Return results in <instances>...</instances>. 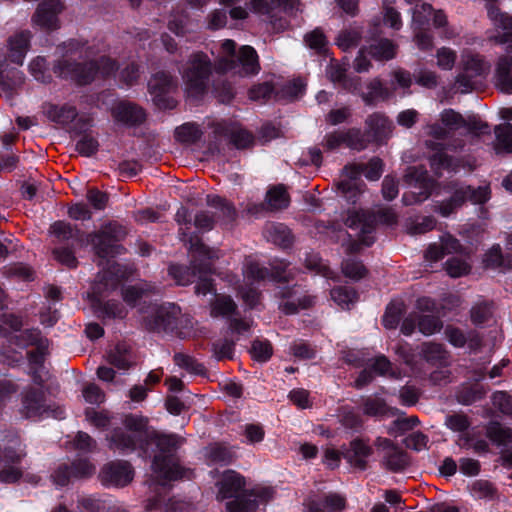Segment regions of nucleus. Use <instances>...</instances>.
Wrapping results in <instances>:
<instances>
[{"mask_svg":"<svg viewBox=\"0 0 512 512\" xmlns=\"http://www.w3.org/2000/svg\"><path fill=\"white\" fill-rule=\"evenodd\" d=\"M275 297L282 300L278 309L284 315H295L300 309H309L314 304V298L304 295L301 287L297 284L279 286L275 292Z\"/></svg>","mask_w":512,"mask_h":512,"instance_id":"obj_10","label":"nucleus"},{"mask_svg":"<svg viewBox=\"0 0 512 512\" xmlns=\"http://www.w3.org/2000/svg\"><path fill=\"white\" fill-rule=\"evenodd\" d=\"M107 440L110 449L118 450L122 453H131L138 450L141 457L148 456V443L122 428H114L107 435Z\"/></svg>","mask_w":512,"mask_h":512,"instance_id":"obj_16","label":"nucleus"},{"mask_svg":"<svg viewBox=\"0 0 512 512\" xmlns=\"http://www.w3.org/2000/svg\"><path fill=\"white\" fill-rule=\"evenodd\" d=\"M127 232L123 225L117 221H109L100 226L97 231L87 234V242L92 246L95 255L108 260L120 255L125 248L121 241L126 237Z\"/></svg>","mask_w":512,"mask_h":512,"instance_id":"obj_5","label":"nucleus"},{"mask_svg":"<svg viewBox=\"0 0 512 512\" xmlns=\"http://www.w3.org/2000/svg\"><path fill=\"white\" fill-rule=\"evenodd\" d=\"M403 181L413 189L402 195V202L405 206L424 202L438 187V182L429 175L427 169L422 165L408 167Z\"/></svg>","mask_w":512,"mask_h":512,"instance_id":"obj_7","label":"nucleus"},{"mask_svg":"<svg viewBox=\"0 0 512 512\" xmlns=\"http://www.w3.org/2000/svg\"><path fill=\"white\" fill-rule=\"evenodd\" d=\"M46 396L41 388L28 387L22 394V407L26 418L43 416Z\"/></svg>","mask_w":512,"mask_h":512,"instance_id":"obj_22","label":"nucleus"},{"mask_svg":"<svg viewBox=\"0 0 512 512\" xmlns=\"http://www.w3.org/2000/svg\"><path fill=\"white\" fill-rule=\"evenodd\" d=\"M470 265L463 259L458 257L449 258L445 262V270L452 278H459L470 272Z\"/></svg>","mask_w":512,"mask_h":512,"instance_id":"obj_60","label":"nucleus"},{"mask_svg":"<svg viewBox=\"0 0 512 512\" xmlns=\"http://www.w3.org/2000/svg\"><path fill=\"white\" fill-rule=\"evenodd\" d=\"M99 142L97 138L91 134L82 135L76 142V151L84 157H92L99 150Z\"/></svg>","mask_w":512,"mask_h":512,"instance_id":"obj_54","label":"nucleus"},{"mask_svg":"<svg viewBox=\"0 0 512 512\" xmlns=\"http://www.w3.org/2000/svg\"><path fill=\"white\" fill-rule=\"evenodd\" d=\"M447 188L451 195L447 199L437 202L435 206V211L443 217H449L467 201L475 205H482L491 198V189L488 185L474 187L451 182Z\"/></svg>","mask_w":512,"mask_h":512,"instance_id":"obj_6","label":"nucleus"},{"mask_svg":"<svg viewBox=\"0 0 512 512\" xmlns=\"http://www.w3.org/2000/svg\"><path fill=\"white\" fill-rule=\"evenodd\" d=\"M367 132L372 134L375 140L384 137L391 128L389 118L380 112H374L369 115L365 121Z\"/></svg>","mask_w":512,"mask_h":512,"instance_id":"obj_33","label":"nucleus"},{"mask_svg":"<svg viewBox=\"0 0 512 512\" xmlns=\"http://www.w3.org/2000/svg\"><path fill=\"white\" fill-rule=\"evenodd\" d=\"M441 123L451 132L462 128L464 117L454 109H444L440 114Z\"/></svg>","mask_w":512,"mask_h":512,"instance_id":"obj_63","label":"nucleus"},{"mask_svg":"<svg viewBox=\"0 0 512 512\" xmlns=\"http://www.w3.org/2000/svg\"><path fill=\"white\" fill-rule=\"evenodd\" d=\"M210 314L214 318L230 319L237 314L238 306L230 295L216 294L210 303Z\"/></svg>","mask_w":512,"mask_h":512,"instance_id":"obj_31","label":"nucleus"},{"mask_svg":"<svg viewBox=\"0 0 512 512\" xmlns=\"http://www.w3.org/2000/svg\"><path fill=\"white\" fill-rule=\"evenodd\" d=\"M345 225L350 229H359L361 242L366 247L374 244L375 237L373 233L377 225V217L374 213L354 211L348 215Z\"/></svg>","mask_w":512,"mask_h":512,"instance_id":"obj_20","label":"nucleus"},{"mask_svg":"<svg viewBox=\"0 0 512 512\" xmlns=\"http://www.w3.org/2000/svg\"><path fill=\"white\" fill-rule=\"evenodd\" d=\"M134 477L131 464L124 460H113L102 466L98 478L105 487H125Z\"/></svg>","mask_w":512,"mask_h":512,"instance_id":"obj_11","label":"nucleus"},{"mask_svg":"<svg viewBox=\"0 0 512 512\" xmlns=\"http://www.w3.org/2000/svg\"><path fill=\"white\" fill-rule=\"evenodd\" d=\"M395 0H383V23L394 30H400L402 28V18L400 12L390 6Z\"/></svg>","mask_w":512,"mask_h":512,"instance_id":"obj_51","label":"nucleus"},{"mask_svg":"<svg viewBox=\"0 0 512 512\" xmlns=\"http://www.w3.org/2000/svg\"><path fill=\"white\" fill-rule=\"evenodd\" d=\"M51 232L61 242H68L70 240L80 242L84 234L76 225L60 220L51 225Z\"/></svg>","mask_w":512,"mask_h":512,"instance_id":"obj_34","label":"nucleus"},{"mask_svg":"<svg viewBox=\"0 0 512 512\" xmlns=\"http://www.w3.org/2000/svg\"><path fill=\"white\" fill-rule=\"evenodd\" d=\"M330 294L333 301L343 309H350V305L356 303L359 298L358 292L349 286L334 287Z\"/></svg>","mask_w":512,"mask_h":512,"instance_id":"obj_38","label":"nucleus"},{"mask_svg":"<svg viewBox=\"0 0 512 512\" xmlns=\"http://www.w3.org/2000/svg\"><path fill=\"white\" fill-rule=\"evenodd\" d=\"M488 16L497 28L512 30V15L502 12L496 6H492L488 10Z\"/></svg>","mask_w":512,"mask_h":512,"instance_id":"obj_64","label":"nucleus"},{"mask_svg":"<svg viewBox=\"0 0 512 512\" xmlns=\"http://www.w3.org/2000/svg\"><path fill=\"white\" fill-rule=\"evenodd\" d=\"M305 91V84L301 79H294L285 84L281 90L276 94V98H286L289 100L296 99L301 96Z\"/></svg>","mask_w":512,"mask_h":512,"instance_id":"obj_61","label":"nucleus"},{"mask_svg":"<svg viewBox=\"0 0 512 512\" xmlns=\"http://www.w3.org/2000/svg\"><path fill=\"white\" fill-rule=\"evenodd\" d=\"M177 79L167 71L152 74L148 81V91L154 105L160 110H173L178 102L171 95L177 89Z\"/></svg>","mask_w":512,"mask_h":512,"instance_id":"obj_8","label":"nucleus"},{"mask_svg":"<svg viewBox=\"0 0 512 512\" xmlns=\"http://www.w3.org/2000/svg\"><path fill=\"white\" fill-rule=\"evenodd\" d=\"M363 413L370 417L384 416L388 413L389 407L383 398L367 397L362 404Z\"/></svg>","mask_w":512,"mask_h":512,"instance_id":"obj_50","label":"nucleus"},{"mask_svg":"<svg viewBox=\"0 0 512 512\" xmlns=\"http://www.w3.org/2000/svg\"><path fill=\"white\" fill-rule=\"evenodd\" d=\"M504 263V253L499 244H494L488 249L483 257L485 268L502 269Z\"/></svg>","mask_w":512,"mask_h":512,"instance_id":"obj_59","label":"nucleus"},{"mask_svg":"<svg viewBox=\"0 0 512 512\" xmlns=\"http://www.w3.org/2000/svg\"><path fill=\"white\" fill-rule=\"evenodd\" d=\"M299 0H252V8L256 13L267 15L270 22L276 29H285L287 20L278 17V12L291 13L298 4Z\"/></svg>","mask_w":512,"mask_h":512,"instance_id":"obj_15","label":"nucleus"},{"mask_svg":"<svg viewBox=\"0 0 512 512\" xmlns=\"http://www.w3.org/2000/svg\"><path fill=\"white\" fill-rule=\"evenodd\" d=\"M486 437L497 446L512 443V428L503 426L498 421H490L485 427Z\"/></svg>","mask_w":512,"mask_h":512,"instance_id":"obj_32","label":"nucleus"},{"mask_svg":"<svg viewBox=\"0 0 512 512\" xmlns=\"http://www.w3.org/2000/svg\"><path fill=\"white\" fill-rule=\"evenodd\" d=\"M185 439L176 433L152 431L148 438V456L152 458L151 467L164 481L182 479L186 470L179 464L177 451Z\"/></svg>","mask_w":512,"mask_h":512,"instance_id":"obj_2","label":"nucleus"},{"mask_svg":"<svg viewBox=\"0 0 512 512\" xmlns=\"http://www.w3.org/2000/svg\"><path fill=\"white\" fill-rule=\"evenodd\" d=\"M290 352L295 358L300 360H312L316 357L315 348L304 340L295 341L290 346Z\"/></svg>","mask_w":512,"mask_h":512,"instance_id":"obj_62","label":"nucleus"},{"mask_svg":"<svg viewBox=\"0 0 512 512\" xmlns=\"http://www.w3.org/2000/svg\"><path fill=\"white\" fill-rule=\"evenodd\" d=\"M304 41L310 49L315 50L320 55H325L328 51L327 38L320 28L307 33Z\"/></svg>","mask_w":512,"mask_h":512,"instance_id":"obj_48","label":"nucleus"},{"mask_svg":"<svg viewBox=\"0 0 512 512\" xmlns=\"http://www.w3.org/2000/svg\"><path fill=\"white\" fill-rule=\"evenodd\" d=\"M265 202L270 212L284 210L290 205V195L284 184L271 185L265 195Z\"/></svg>","mask_w":512,"mask_h":512,"instance_id":"obj_28","label":"nucleus"},{"mask_svg":"<svg viewBox=\"0 0 512 512\" xmlns=\"http://www.w3.org/2000/svg\"><path fill=\"white\" fill-rule=\"evenodd\" d=\"M96 311L102 318L108 319H123L126 317V310L123 305L117 300L101 301L100 299H94Z\"/></svg>","mask_w":512,"mask_h":512,"instance_id":"obj_36","label":"nucleus"},{"mask_svg":"<svg viewBox=\"0 0 512 512\" xmlns=\"http://www.w3.org/2000/svg\"><path fill=\"white\" fill-rule=\"evenodd\" d=\"M64 10L60 0H43L32 17L33 22L41 29L52 32L60 28L59 15Z\"/></svg>","mask_w":512,"mask_h":512,"instance_id":"obj_18","label":"nucleus"},{"mask_svg":"<svg viewBox=\"0 0 512 512\" xmlns=\"http://www.w3.org/2000/svg\"><path fill=\"white\" fill-rule=\"evenodd\" d=\"M216 132L229 139V142L237 149H247L254 145V135L242 127L219 125Z\"/></svg>","mask_w":512,"mask_h":512,"instance_id":"obj_24","label":"nucleus"},{"mask_svg":"<svg viewBox=\"0 0 512 512\" xmlns=\"http://www.w3.org/2000/svg\"><path fill=\"white\" fill-rule=\"evenodd\" d=\"M342 272L343 274L352 280L358 281L364 278L368 270L362 261L356 258H347L342 261Z\"/></svg>","mask_w":512,"mask_h":512,"instance_id":"obj_45","label":"nucleus"},{"mask_svg":"<svg viewBox=\"0 0 512 512\" xmlns=\"http://www.w3.org/2000/svg\"><path fill=\"white\" fill-rule=\"evenodd\" d=\"M108 361L111 365L120 370H127L131 366L128 351L121 344H117L115 349L108 354Z\"/></svg>","mask_w":512,"mask_h":512,"instance_id":"obj_55","label":"nucleus"},{"mask_svg":"<svg viewBox=\"0 0 512 512\" xmlns=\"http://www.w3.org/2000/svg\"><path fill=\"white\" fill-rule=\"evenodd\" d=\"M111 115L113 119L128 128H137L143 125L147 120L146 110L135 102L122 100L116 103Z\"/></svg>","mask_w":512,"mask_h":512,"instance_id":"obj_17","label":"nucleus"},{"mask_svg":"<svg viewBox=\"0 0 512 512\" xmlns=\"http://www.w3.org/2000/svg\"><path fill=\"white\" fill-rule=\"evenodd\" d=\"M8 342L21 349H25L30 346H38L44 343L41 337V331L39 329L31 328L25 329L20 334H12L8 338Z\"/></svg>","mask_w":512,"mask_h":512,"instance_id":"obj_35","label":"nucleus"},{"mask_svg":"<svg viewBox=\"0 0 512 512\" xmlns=\"http://www.w3.org/2000/svg\"><path fill=\"white\" fill-rule=\"evenodd\" d=\"M366 47L370 57L381 62L394 59L398 49V45L388 38L375 40Z\"/></svg>","mask_w":512,"mask_h":512,"instance_id":"obj_29","label":"nucleus"},{"mask_svg":"<svg viewBox=\"0 0 512 512\" xmlns=\"http://www.w3.org/2000/svg\"><path fill=\"white\" fill-rule=\"evenodd\" d=\"M213 65L208 55L202 51L194 52L183 68V80L189 98L200 100L208 92Z\"/></svg>","mask_w":512,"mask_h":512,"instance_id":"obj_4","label":"nucleus"},{"mask_svg":"<svg viewBox=\"0 0 512 512\" xmlns=\"http://www.w3.org/2000/svg\"><path fill=\"white\" fill-rule=\"evenodd\" d=\"M206 203L209 207L216 210L213 214L215 215L216 222H220L221 225H229L236 220L237 210L234 204L227 199L219 195L208 194Z\"/></svg>","mask_w":512,"mask_h":512,"instance_id":"obj_23","label":"nucleus"},{"mask_svg":"<svg viewBox=\"0 0 512 512\" xmlns=\"http://www.w3.org/2000/svg\"><path fill=\"white\" fill-rule=\"evenodd\" d=\"M56 75L64 79H71L79 86L91 84L98 76V67L93 60L77 62L71 59H62L53 66Z\"/></svg>","mask_w":512,"mask_h":512,"instance_id":"obj_9","label":"nucleus"},{"mask_svg":"<svg viewBox=\"0 0 512 512\" xmlns=\"http://www.w3.org/2000/svg\"><path fill=\"white\" fill-rule=\"evenodd\" d=\"M365 188L366 186H360L352 181H339L337 183L338 194L349 204H356Z\"/></svg>","mask_w":512,"mask_h":512,"instance_id":"obj_46","label":"nucleus"},{"mask_svg":"<svg viewBox=\"0 0 512 512\" xmlns=\"http://www.w3.org/2000/svg\"><path fill=\"white\" fill-rule=\"evenodd\" d=\"M496 136L497 152L512 153V124L504 123L497 125L494 129Z\"/></svg>","mask_w":512,"mask_h":512,"instance_id":"obj_41","label":"nucleus"},{"mask_svg":"<svg viewBox=\"0 0 512 512\" xmlns=\"http://www.w3.org/2000/svg\"><path fill=\"white\" fill-rule=\"evenodd\" d=\"M53 255L59 263L70 269L76 268L78 265L74 248L70 247L68 244L54 248Z\"/></svg>","mask_w":512,"mask_h":512,"instance_id":"obj_57","label":"nucleus"},{"mask_svg":"<svg viewBox=\"0 0 512 512\" xmlns=\"http://www.w3.org/2000/svg\"><path fill=\"white\" fill-rule=\"evenodd\" d=\"M512 72V56L502 55L498 58L495 69V86L498 87L502 82L507 83L508 77Z\"/></svg>","mask_w":512,"mask_h":512,"instance_id":"obj_56","label":"nucleus"},{"mask_svg":"<svg viewBox=\"0 0 512 512\" xmlns=\"http://www.w3.org/2000/svg\"><path fill=\"white\" fill-rule=\"evenodd\" d=\"M373 453L369 438L356 437L350 441L342 456L353 468L365 471L368 468V459Z\"/></svg>","mask_w":512,"mask_h":512,"instance_id":"obj_19","label":"nucleus"},{"mask_svg":"<svg viewBox=\"0 0 512 512\" xmlns=\"http://www.w3.org/2000/svg\"><path fill=\"white\" fill-rule=\"evenodd\" d=\"M345 506V497L330 492L310 500L308 510L309 512H341Z\"/></svg>","mask_w":512,"mask_h":512,"instance_id":"obj_25","label":"nucleus"},{"mask_svg":"<svg viewBox=\"0 0 512 512\" xmlns=\"http://www.w3.org/2000/svg\"><path fill=\"white\" fill-rule=\"evenodd\" d=\"M225 71H236L241 75H255L260 70L259 58L256 50L249 45L242 46L236 55L222 60Z\"/></svg>","mask_w":512,"mask_h":512,"instance_id":"obj_13","label":"nucleus"},{"mask_svg":"<svg viewBox=\"0 0 512 512\" xmlns=\"http://www.w3.org/2000/svg\"><path fill=\"white\" fill-rule=\"evenodd\" d=\"M31 32L22 30L7 39L8 58L11 63L21 66L30 48Z\"/></svg>","mask_w":512,"mask_h":512,"instance_id":"obj_21","label":"nucleus"},{"mask_svg":"<svg viewBox=\"0 0 512 512\" xmlns=\"http://www.w3.org/2000/svg\"><path fill=\"white\" fill-rule=\"evenodd\" d=\"M443 327L442 320L435 315H419L418 314V329L419 331L430 336L439 332Z\"/></svg>","mask_w":512,"mask_h":512,"instance_id":"obj_53","label":"nucleus"},{"mask_svg":"<svg viewBox=\"0 0 512 512\" xmlns=\"http://www.w3.org/2000/svg\"><path fill=\"white\" fill-rule=\"evenodd\" d=\"M95 472V466L86 458L59 465L52 474L53 482L60 487L67 486L73 479H85Z\"/></svg>","mask_w":512,"mask_h":512,"instance_id":"obj_14","label":"nucleus"},{"mask_svg":"<svg viewBox=\"0 0 512 512\" xmlns=\"http://www.w3.org/2000/svg\"><path fill=\"white\" fill-rule=\"evenodd\" d=\"M412 12V27L413 29L429 28L430 20L433 13V7L429 3L422 2L411 8Z\"/></svg>","mask_w":512,"mask_h":512,"instance_id":"obj_42","label":"nucleus"},{"mask_svg":"<svg viewBox=\"0 0 512 512\" xmlns=\"http://www.w3.org/2000/svg\"><path fill=\"white\" fill-rule=\"evenodd\" d=\"M180 313V307L175 304L161 305L147 317V329L157 333L173 334L178 329Z\"/></svg>","mask_w":512,"mask_h":512,"instance_id":"obj_12","label":"nucleus"},{"mask_svg":"<svg viewBox=\"0 0 512 512\" xmlns=\"http://www.w3.org/2000/svg\"><path fill=\"white\" fill-rule=\"evenodd\" d=\"M345 145L350 149L361 151L368 146V139L359 128H349L344 131Z\"/></svg>","mask_w":512,"mask_h":512,"instance_id":"obj_52","label":"nucleus"},{"mask_svg":"<svg viewBox=\"0 0 512 512\" xmlns=\"http://www.w3.org/2000/svg\"><path fill=\"white\" fill-rule=\"evenodd\" d=\"M405 313L402 302H390L382 317V324L386 329H396Z\"/></svg>","mask_w":512,"mask_h":512,"instance_id":"obj_39","label":"nucleus"},{"mask_svg":"<svg viewBox=\"0 0 512 512\" xmlns=\"http://www.w3.org/2000/svg\"><path fill=\"white\" fill-rule=\"evenodd\" d=\"M362 39L360 32L356 30H343L339 33L336 44L343 51L355 48L359 45Z\"/></svg>","mask_w":512,"mask_h":512,"instance_id":"obj_58","label":"nucleus"},{"mask_svg":"<svg viewBox=\"0 0 512 512\" xmlns=\"http://www.w3.org/2000/svg\"><path fill=\"white\" fill-rule=\"evenodd\" d=\"M430 166L431 169L435 172V174L441 175L442 171H455V159L453 156H450L444 152H438L431 156L430 158Z\"/></svg>","mask_w":512,"mask_h":512,"instance_id":"obj_49","label":"nucleus"},{"mask_svg":"<svg viewBox=\"0 0 512 512\" xmlns=\"http://www.w3.org/2000/svg\"><path fill=\"white\" fill-rule=\"evenodd\" d=\"M250 354L256 362L266 363L273 355V346L267 339H255L252 341Z\"/></svg>","mask_w":512,"mask_h":512,"instance_id":"obj_44","label":"nucleus"},{"mask_svg":"<svg viewBox=\"0 0 512 512\" xmlns=\"http://www.w3.org/2000/svg\"><path fill=\"white\" fill-rule=\"evenodd\" d=\"M421 357L429 364H439L446 359L444 346L439 343L425 342L421 346Z\"/></svg>","mask_w":512,"mask_h":512,"instance_id":"obj_43","label":"nucleus"},{"mask_svg":"<svg viewBox=\"0 0 512 512\" xmlns=\"http://www.w3.org/2000/svg\"><path fill=\"white\" fill-rule=\"evenodd\" d=\"M123 425L130 433L137 435V437L148 443V438L150 437L151 432H148L147 430L148 419L146 417L127 414L124 417Z\"/></svg>","mask_w":512,"mask_h":512,"instance_id":"obj_37","label":"nucleus"},{"mask_svg":"<svg viewBox=\"0 0 512 512\" xmlns=\"http://www.w3.org/2000/svg\"><path fill=\"white\" fill-rule=\"evenodd\" d=\"M383 443L385 447L392 448L383 460L385 468L391 472L399 473L404 471L410 465V457L404 450L396 447L390 439L384 438Z\"/></svg>","mask_w":512,"mask_h":512,"instance_id":"obj_26","label":"nucleus"},{"mask_svg":"<svg viewBox=\"0 0 512 512\" xmlns=\"http://www.w3.org/2000/svg\"><path fill=\"white\" fill-rule=\"evenodd\" d=\"M265 234L268 241L282 248L293 245L294 237L291 230L283 223H272L266 226Z\"/></svg>","mask_w":512,"mask_h":512,"instance_id":"obj_30","label":"nucleus"},{"mask_svg":"<svg viewBox=\"0 0 512 512\" xmlns=\"http://www.w3.org/2000/svg\"><path fill=\"white\" fill-rule=\"evenodd\" d=\"M217 486L218 499H232L226 503L227 512H257L259 505L266 504L274 495L269 487L246 490L245 477L234 470L223 472Z\"/></svg>","mask_w":512,"mask_h":512,"instance_id":"obj_1","label":"nucleus"},{"mask_svg":"<svg viewBox=\"0 0 512 512\" xmlns=\"http://www.w3.org/2000/svg\"><path fill=\"white\" fill-rule=\"evenodd\" d=\"M202 132L195 123H184L175 129V137L183 143L194 144L200 140Z\"/></svg>","mask_w":512,"mask_h":512,"instance_id":"obj_47","label":"nucleus"},{"mask_svg":"<svg viewBox=\"0 0 512 512\" xmlns=\"http://www.w3.org/2000/svg\"><path fill=\"white\" fill-rule=\"evenodd\" d=\"M45 114L50 121L62 127H68L78 117V110L74 105L67 103L63 105L49 104Z\"/></svg>","mask_w":512,"mask_h":512,"instance_id":"obj_27","label":"nucleus"},{"mask_svg":"<svg viewBox=\"0 0 512 512\" xmlns=\"http://www.w3.org/2000/svg\"><path fill=\"white\" fill-rule=\"evenodd\" d=\"M190 250L197 253L201 259L191 261V266L182 264H171L168 268L169 275L177 285L187 286L195 281L197 274H210L212 272V261L216 257L215 251L205 245L202 239L191 234L188 238Z\"/></svg>","mask_w":512,"mask_h":512,"instance_id":"obj_3","label":"nucleus"},{"mask_svg":"<svg viewBox=\"0 0 512 512\" xmlns=\"http://www.w3.org/2000/svg\"><path fill=\"white\" fill-rule=\"evenodd\" d=\"M173 361L177 366L185 369L190 374L198 376H204L206 374L205 366L193 356L177 352L173 356Z\"/></svg>","mask_w":512,"mask_h":512,"instance_id":"obj_40","label":"nucleus"}]
</instances>
